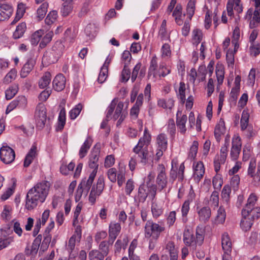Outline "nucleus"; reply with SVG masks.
<instances>
[{"label":"nucleus","mask_w":260,"mask_h":260,"mask_svg":"<svg viewBox=\"0 0 260 260\" xmlns=\"http://www.w3.org/2000/svg\"><path fill=\"white\" fill-rule=\"evenodd\" d=\"M51 184L44 180L37 183L29 190L26 197L25 207L31 210L36 208L39 203H43L47 197Z\"/></svg>","instance_id":"f257e3e1"},{"label":"nucleus","mask_w":260,"mask_h":260,"mask_svg":"<svg viewBox=\"0 0 260 260\" xmlns=\"http://www.w3.org/2000/svg\"><path fill=\"white\" fill-rule=\"evenodd\" d=\"M147 131V129L145 128L143 137L139 139L137 145L133 148V152L138 155L140 162L143 165L152 159V154L148 150L151 137Z\"/></svg>","instance_id":"f03ea898"},{"label":"nucleus","mask_w":260,"mask_h":260,"mask_svg":"<svg viewBox=\"0 0 260 260\" xmlns=\"http://www.w3.org/2000/svg\"><path fill=\"white\" fill-rule=\"evenodd\" d=\"M205 230L201 226L196 228V237L189 229L183 233V242L186 246L189 247L190 250L196 251L203 244L204 240Z\"/></svg>","instance_id":"7ed1b4c3"},{"label":"nucleus","mask_w":260,"mask_h":260,"mask_svg":"<svg viewBox=\"0 0 260 260\" xmlns=\"http://www.w3.org/2000/svg\"><path fill=\"white\" fill-rule=\"evenodd\" d=\"M148 177L149 179V181L147 182L146 184H141L139 187L138 199L139 202L144 203L148 196L152 201L154 200L155 197L157 190L156 186L150 181L151 177L153 178V176H151V174H150Z\"/></svg>","instance_id":"20e7f679"},{"label":"nucleus","mask_w":260,"mask_h":260,"mask_svg":"<svg viewBox=\"0 0 260 260\" xmlns=\"http://www.w3.org/2000/svg\"><path fill=\"white\" fill-rule=\"evenodd\" d=\"M165 227L153 222L151 220H148L145 225L144 235L146 238L151 237L159 238L160 233L165 231Z\"/></svg>","instance_id":"39448f33"},{"label":"nucleus","mask_w":260,"mask_h":260,"mask_svg":"<svg viewBox=\"0 0 260 260\" xmlns=\"http://www.w3.org/2000/svg\"><path fill=\"white\" fill-rule=\"evenodd\" d=\"M105 187V180L103 176H100L95 185H93L89 196V201L92 205L96 201V198L102 193Z\"/></svg>","instance_id":"423d86ee"},{"label":"nucleus","mask_w":260,"mask_h":260,"mask_svg":"<svg viewBox=\"0 0 260 260\" xmlns=\"http://www.w3.org/2000/svg\"><path fill=\"white\" fill-rule=\"evenodd\" d=\"M95 173V171L91 172L88 179H83L79 184L77 193L79 197H81L83 193H84L85 196L88 193L96 176Z\"/></svg>","instance_id":"0eeeda50"},{"label":"nucleus","mask_w":260,"mask_h":260,"mask_svg":"<svg viewBox=\"0 0 260 260\" xmlns=\"http://www.w3.org/2000/svg\"><path fill=\"white\" fill-rule=\"evenodd\" d=\"M35 118L37 127L39 129H42L46 121V109L43 104H39L37 107L35 112Z\"/></svg>","instance_id":"6e6552de"},{"label":"nucleus","mask_w":260,"mask_h":260,"mask_svg":"<svg viewBox=\"0 0 260 260\" xmlns=\"http://www.w3.org/2000/svg\"><path fill=\"white\" fill-rule=\"evenodd\" d=\"M100 153V145L96 144L92 148L89 156L88 166L90 168L93 169L92 172L95 171V175H96L99 168L98 161Z\"/></svg>","instance_id":"1a4fd4ad"},{"label":"nucleus","mask_w":260,"mask_h":260,"mask_svg":"<svg viewBox=\"0 0 260 260\" xmlns=\"http://www.w3.org/2000/svg\"><path fill=\"white\" fill-rule=\"evenodd\" d=\"M15 154L14 150L6 145L0 149V158L5 164H10L14 161Z\"/></svg>","instance_id":"9d476101"},{"label":"nucleus","mask_w":260,"mask_h":260,"mask_svg":"<svg viewBox=\"0 0 260 260\" xmlns=\"http://www.w3.org/2000/svg\"><path fill=\"white\" fill-rule=\"evenodd\" d=\"M248 176L253 179L254 181H260V163L258 164L256 168V161L255 160H251L247 171Z\"/></svg>","instance_id":"9b49d317"},{"label":"nucleus","mask_w":260,"mask_h":260,"mask_svg":"<svg viewBox=\"0 0 260 260\" xmlns=\"http://www.w3.org/2000/svg\"><path fill=\"white\" fill-rule=\"evenodd\" d=\"M241 139L239 136H235L233 138L232 146L230 155L233 160H236L239 155L241 149Z\"/></svg>","instance_id":"f8f14e48"},{"label":"nucleus","mask_w":260,"mask_h":260,"mask_svg":"<svg viewBox=\"0 0 260 260\" xmlns=\"http://www.w3.org/2000/svg\"><path fill=\"white\" fill-rule=\"evenodd\" d=\"M157 169L159 173L156 178V183L158 187L162 190L167 186V177L165 173V168L162 164L158 165Z\"/></svg>","instance_id":"ddd939ff"},{"label":"nucleus","mask_w":260,"mask_h":260,"mask_svg":"<svg viewBox=\"0 0 260 260\" xmlns=\"http://www.w3.org/2000/svg\"><path fill=\"white\" fill-rule=\"evenodd\" d=\"M195 194L193 191L190 190L188 199L183 203L181 207L182 221L183 223H186L188 221L187 216L190 209V203L193 200Z\"/></svg>","instance_id":"4468645a"},{"label":"nucleus","mask_w":260,"mask_h":260,"mask_svg":"<svg viewBox=\"0 0 260 260\" xmlns=\"http://www.w3.org/2000/svg\"><path fill=\"white\" fill-rule=\"evenodd\" d=\"M64 45L60 41H57L52 47L50 52V57L57 61L62 54Z\"/></svg>","instance_id":"2eb2a0df"},{"label":"nucleus","mask_w":260,"mask_h":260,"mask_svg":"<svg viewBox=\"0 0 260 260\" xmlns=\"http://www.w3.org/2000/svg\"><path fill=\"white\" fill-rule=\"evenodd\" d=\"M121 230V225L119 223L111 222L109 226V239L111 243H113Z\"/></svg>","instance_id":"dca6fc26"},{"label":"nucleus","mask_w":260,"mask_h":260,"mask_svg":"<svg viewBox=\"0 0 260 260\" xmlns=\"http://www.w3.org/2000/svg\"><path fill=\"white\" fill-rule=\"evenodd\" d=\"M13 11L12 7L7 4H0V21L10 18Z\"/></svg>","instance_id":"f3484780"},{"label":"nucleus","mask_w":260,"mask_h":260,"mask_svg":"<svg viewBox=\"0 0 260 260\" xmlns=\"http://www.w3.org/2000/svg\"><path fill=\"white\" fill-rule=\"evenodd\" d=\"M221 245L224 253H231L232 250V243L228 233L224 232L221 236Z\"/></svg>","instance_id":"a211bd4d"},{"label":"nucleus","mask_w":260,"mask_h":260,"mask_svg":"<svg viewBox=\"0 0 260 260\" xmlns=\"http://www.w3.org/2000/svg\"><path fill=\"white\" fill-rule=\"evenodd\" d=\"M27 104V99L25 96L21 95L18 96L16 99L10 103V109H14L18 108L24 109L26 108Z\"/></svg>","instance_id":"6ab92c4d"},{"label":"nucleus","mask_w":260,"mask_h":260,"mask_svg":"<svg viewBox=\"0 0 260 260\" xmlns=\"http://www.w3.org/2000/svg\"><path fill=\"white\" fill-rule=\"evenodd\" d=\"M35 64L36 61L34 59H28L20 72V77L23 78H26L32 70Z\"/></svg>","instance_id":"aec40b11"},{"label":"nucleus","mask_w":260,"mask_h":260,"mask_svg":"<svg viewBox=\"0 0 260 260\" xmlns=\"http://www.w3.org/2000/svg\"><path fill=\"white\" fill-rule=\"evenodd\" d=\"M53 87L55 90L60 91L62 90L66 85V78L62 74L56 76L52 82Z\"/></svg>","instance_id":"412c9836"},{"label":"nucleus","mask_w":260,"mask_h":260,"mask_svg":"<svg viewBox=\"0 0 260 260\" xmlns=\"http://www.w3.org/2000/svg\"><path fill=\"white\" fill-rule=\"evenodd\" d=\"M181 114V112L178 111L176 114V124L180 133L184 134L186 131L185 123L187 120V117L186 115H183L179 117V115Z\"/></svg>","instance_id":"4be33fe9"},{"label":"nucleus","mask_w":260,"mask_h":260,"mask_svg":"<svg viewBox=\"0 0 260 260\" xmlns=\"http://www.w3.org/2000/svg\"><path fill=\"white\" fill-rule=\"evenodd\" d=\"M225 132L224 121L222 119H220L218 123L216 125L214 132L215 138L218 142H220L221 136L224 135Z\"/></svg>","instance_id":"5701e85b"},{"label":"nucleus","mask_w":260,"mask_h":260,"mask_svg":"<svg viewBox=\"0 0 260 260\" xmlns=\"http://www.w3.org/2000/svg\"><path fill=\"white\" fill-rule=\"evenodd\" d=\"M198 214L199 220L203 223H206L211 217V209L208 207H203L198 211Z\"/></svg>","instance_id":"b1692460"},{"label":"nucleus","mask_w":260,"mask_h":260,"mask_svg":"<svg viewBox=\"0 0 260 260\" xmlns=\"http://www.w3.org/2000/svg\"><path fill=\"white\" fill-rule=\"evenodd\" d=\"M242 215L247 216L254 221L255 219H258L260 217V208L256 207L248 210L242 209Z\"/></svg>","instance_id":"393cba45"},{"label":"nucleus","mask_w":260,"mask_h":260,"mask_svg":"<svg viewBox=\"0 0 260 260\" xmlns=\"http://www.w3.org/2000/svg\"><path fill=\"white\" fill-rule=\"evenodd\" d=\"M116 102V105L115 106L116 109L115 113L113 115V116L112 117V119L113 118L114 120H117L119 117V119L117 121V125L120 124L122 122V121L124 119V118L123 117L122 115L121 114L122 110L123 109L124 104L122 102H119L117 104V101L116 100V99H114Z\"/></svg>","instance_id":"a878e982"},{"label":"nucleus","mask_w":260,"mask_h":260,"mask_svg":"<svg viewBox=\"0 0 260 260\" xmlns=\"http://www.w3.org/2000/svg\"><path fill=\"white\" fill-rule=\"evenodd\" d=\"M63 3L61 8V13L64 17L68 16L73 9V0H61Z\"/></svg>","instance_id":"bb28decb"},{"label":"nucleus","mask_w":260,"mask_h":260,"mask_svg":"<svg viewBox=\"0 0 260 260\" xmlns=\"http://www.w3.org/2000/svg\"><path fill=\"white\" fill-rule=\"evenodd\" d=\"M157 69V62L156 57H153L151 59L150 66L149 68L148 78L149 79L155 81L157 76L156 70Z\"/></svg>","instance_id":"cd10ccee"},{"label":"nucleus","mask_w":260,"mask_h":260,"mask_svg":"<svg viewBox=\"0 0 260 260\" xmlns=\"http://www.w3.org/2000/svg\"><path fill=\"white\" fill-rule=\"evenodd\" d=\"M37 146L33 145L24 159L23 166L24 167H28L32 162L34 159L37 155Z\"/></svg>","instance_id":"c85d7f7f"},{"label":"nucleus","mask_w":260,"mask_h":260,"mask_svg":"<svg viewBox=\"0 0 260 260\" xmlns=\"http://www.w3.org/2000/svg\"><path fill=\"white\" fill-rule=\"evenodd\" d=\"M166 249L169 252L170 260H178V251L173 241H169L167 243Z\"/></svg>","instance_id":"c756f323"},{"label":"nucleus","mask_w":260,"mask_h":260,"mask_svg":"<svg viewBox=\"0 0 260 260\" xmlns=\"http://www.w3.org/2000/svg\"><path fill=\"white\" fill-rule=\"evenodd\" d=\"M116 105V102L115 100H113L109 106L108 107L107 109V113L106 115V118L105 120H103L101 124V128L102 129H104L106 127L108 121L109 120V119H112V114L115 108V106Z\"/></svg>","instance_id":"7c9ffc66"},{"label":"nucleus","mask_w":260,"mask_h":260,"mask_svg":"<svg viewBox=\"0 0 260 260\" xmlns=\"http://www.w3.org/2000/svg\"><path fill=\"white\" fill-rule=\"evenodd\" d=\"M205 173V169L203 163L199 161L197 163L194 168L193 176L195 179L200 180L203 176Z\"/></svg>","instance_id":"2f4dec72"},{"label":"nucleus","mask_w":260,"mask_h":260,"mask_svg":"<svg viewBox=\"0 0 260 260\" xmlns=\"http://www.w3.org/2000/svg\"><path fill=\"white\" fill-rule=\"evenodd\" d=\"M112 244L113 243L110 242L109 239L108 241H103L100 243L98 250L106 256L109 252L110 246H112Z\"/></svg>","instance_id":"473e14b6"},{"label":"nucleus","mask_w":260,"mask_h":260,"mask_svg":"<svg viewBox=\"0 0 260 260\" xmlns=\"http://www.w3.org/2000/svg\"><path fill=\"white\" fill-rule=\"evenodd\" d=\"M167 21L164 20L161 23L158 32V37L161 41L167 40L169 39V35L167 31Z\"/></svg>","instance_id":"72a5a7b5"},{"label":"nucleus","mask_w":260,"mask_h":260,"mask_svg":"<svg viewBox=\"0 0 260 260\" xmlns=\"http://www.w3.org/2000/svg\"><path fill=\"white\" fill-rule=\"evenodd\" d=\"M242 218L241 221L240 225L244 231L249 230L253 224V220L247 216L242 215Z\"/></svg>","instance_id":"f704fd0d"},{"label":"nucleus","mask_w":260,"mask_h":260,"mask_svg":"<svg viewBox=\"0 0 260 260\" xmlns=\"http://www.w3.org/2000/svg\"><path fill=\"white\" fill-rule=\"evenodd\" d=\"M51 74L47 72L44 73L39 81V86L41 88H46L51 82Z\"/></svg>","instance_id":"c9c22d12"},{"label":"nucleus","mask_w":260,"mask_h":260,"mask_svg":"<svg viewBox=\"0 0 260 260\" xmlns=\"http://www.w3.org/2000/svg\"><path fill=\"white\" fill-rule=\"evenodd\" d=\"M26 26L24 22L20 23L16 27L15 31L13 33V37L15 39L21 38L26 30Z\"/></svg>","instance_id":"e433bc0d"},{"label":"nucleus","mask_w":260,"mask_h":260,"mask_svg":"<svg viewBox=\"0 0 260 260\" xmlns=\"http://www.w3.org/2000/svg\"><path fill=\"white\" fill-rule=\"evenodd\" d=\"M156 142L158 148L162 149V150H166L168 143L167 137L166 135L164 134H159L156 138Z\"/></svg>","instance_id":"4c0bfd02"},{"label":"nucleus","mask_w":260,"mask_h":260,"mask_svg":"<svg viewBox=\"0 0 260 260\" xmlns=\"http://www.w3.org/2000/svg\"><path fill=\"white\" fill-rule=\"evenodd\" d=\"M42 240V235L41 234L38 236L34 240L31 247L30 254L31 255H35L37 253L39 250L40 244Z\"/></svg>","instance_id":"58836bf2"},{"label":"nucleus","mask_w":260,"mask_h":260,"mask_svg":"<svg viewBox=\"0 0 260 260\" xmlns=\"http://www.w3.org/2000/svg\"><path fill=\"white\" fill-rule=\"evenodd\" d=\"M66 123V113L64 109H61L60 111L58 116V125L56 128L57 131H61Z\"/></svg>","instance_id":"ea45409f"},{"label":"nucleus","mask_w":260,"mask_h":260,"mask_svg":"<svg viewBox=\"0 0 260 260\" xmlns=\"http://www.w3.org/2000/svg\"><path fill=\"white\" fill-rule=\"evenodd\" d=\"M48 6V4L44 3L38 9L37 18L39 21L42 20L44 18L47 11Z\"/></svg>","instance_id":"a19ab883"},{"label":"nucleus","mask_w":260,"mask_h":260,"mask_svg":"<svg viewBox=\"0 0 260 260\" xmlns=\"http://www.w3.org/2000/svg\"><path fill=\"white\" fill-rule=\"evenodd\" d=\"M158 105L164 109H171L174 105V101L172 99H160L158 101Z\"/></svg>","instance_id":"79ce46f5"},{"label":"nucleus","mask_w":260,"mask_h":260,"mask_svg":"<svg viewBox=\"0 0 260 260\" xmlns=\"http://www.w3.org/2000/svg\"><path fill=\"white\" fill-rule=\"evenodd\" d=\"M196 0H190L186 7L187 15L189 20H191L192 16L194 14V11L196 9Z\"/></svg>","instance_id":"37998d69"},{"label":"nucleus","mask_w":260,"mask_h":260,"mask_svg":"<svg viewBox=\"0 0 260 260\" xmlns=\"http://www.w3.org/2000/svg\"><path fill=\"white\" fill-rule=\"evenodd\" d=\"M105 257V256L97 249L92 250L88 253L89 260H104Z\"/></svg>","instance_id":"c03bdc74"},{"label":"nucleus","mask_w":260,"mask_h":260,"mask_svg":"<svg viewBox=\"0 0 260 260\" xmlns=\"http://www.w3.org/2000/svg\"><path fill=\"white\" fill-rule=\"evenodd\" d=\"M91 145V142L87 139L82 145L79 150V155L81 158H83L86 155L88 150Z\"/></svg>","instance_id":"a18cd8bd"},{"label":"nucleus","mask_w":260,"mask_h":260,"mask_svg":"<svg viewBox=\"0 0 260 260\" xmlns=\"http://www.w3.org/2000/svg\"><path fill=\"white\" fill-rule=\"evenodd\" d=\"M58 17L57 12L55 10L51 11L45 18V23L48 25H52L56 21Z\"/></svg>","instance_id":"49530a36"},{"label":"nucleus","mask_w":260,"mask_h":260,"mask_svg":"<svg viewBox=\"0 0 260 260\" xmlns=\"http://www.w3.org/2000/svg\"><path fill=\"white\" fill-rule=\"evenodd\" d=\"M18 91V85L14 84L10 86L5 92L6 98L7 100H10L13 98Z\"/></svg>","instance_id":"de8ad7c7"},{"label":"nucleus","mask_w":260,"mask_h":260,"mask_svg":"<svg viewBox=\"0 0 260 260\" xmlns=\"http://www.w3.org/2000/svg\"><path fill=\"white\" fill-rule=\"evenodd\" d=\"M53 36V31H51L47 33L41 41L39 47L41 49L44 48L51 42Z\"/></svg>","instance_id":"09e8293b"},{"label":"nucleus","mask_w":260,"mask_h":260,"mask_svg":"<svg viewBox=\"0 0 260 260\" xmlns=\"http://www.w3.org/2000/svg\"><path fill=\"white\" fill-rule=\"evenodd\" d=\"M218 194L219 193L217 191H214L212 192L208 202V204L209 206L214 207H218L219 204Z\"/></svg>","instance_id":"8fccbe9b"},{"label":"nucleus","mask_w":260,"mask_h":260,"mask_svg":"<svg viewBox=\"0 0 260 260\" xmlns=\"http://www.w3.org/2000/svg\"><path fill=\"white\" fill-rule=\"evenodd\" d=\"M83 106L81 104H78L70 111V117L71 119H75L80 113Z\"/></svg>","instance_id":"3c124183"},{"label":"nucleus","mask_w":260,"mask_h":260,"mask_svg":"<svg viewBox=\"0 0 260 260\" xmlns=\"http://www.w3.org/2000/svg\"><path fill=\"white\" fill-rule=\"evenodd\" d=\"M226 217V213L224 209L220 207L217 211L216 217V221L218 223H222L224 222Z\"/></svg>","instance_id":"603ef678"},{"label":"nucleus","mask_w":260,"mask_h":260,"mask_svg":"<svg viewBox=\"0 0 260 260\" xmlns=\"http://www.w3.org/2000/svg\"><path fill=\"white\" fill-rule=\"evenodd\" d=\"M257 200V199L256 195L254 193H251L247 200V204L243 209L248 210L249 208L255 207V204Z\"/></svg>","instance_id":"864d4df0"},{"label":"nucleus","mask_w":260,"mask_h":260,"mask_svg":"<svg viewBox=\"0 0 260 260\" xmlns=\"http://www.w3.org/2000/svg\"><path fill=\"white\" fill-rule=\"evenodd\" d=\"M108 70L105 66H103L98 78V81L100 83H103L108 77Z\"/></svg>","instance_id":"5fc2aeb1"},{"label":"nucleus","mask_w":260,"mask_h":260,"mask_svg":"<svg viewBox=\"0 0 260 260\" xmlns=\"http://www.w3.org/2000/svg\"><path fill=\"white\" fill-rule=\"evenodd\" d=\"M151 211L154 217L157 218L162 213L161 208L156 203L152 201Z\"/></svg>","instance_id":"6e6d98bb"},{"label":"nucleus","mask_w":260,"mask_h":260,"mask_svg":"<svg viewBox=\"0 0 260 260\" xmlns=\"http://www.w3.org/2000/svg\"><path fill=\"white\" fill-rule=\"evenodd\" d=\"M44 34V31L39 30L35 31L31 36L30 42L32 45H37L40 41L41 37Z\"/></svg>","instance_id":"4d7b16f0"},{"label":"nucleus","mask_w":260,"mask_h":260,"mask_svg":"<svg viewBox=\"0 0 260 260\" xmlns=\"http://www.w3.org/2000/svg\"><path fill=\"white\" fill-rule=\"evenodd\" d=\"M17 72L15 69H12L5 77L4 82L6 84H9L14 80L17 76Z\"/></svg>","instance_id":"13d9d810"},{"label":"nucleus","mask_w":260,"mask_h":260,"mask_svg":"<svg viewBox=\"0 0 260 260\" xmlns=\"http://www.w3.org/2000/svg\"><path fill=\"white\" fill-rule=\"evenodd\" d=\"M131 76V71L127 68V64L126 63H124L123 69L121 72V82H126L129 79Z\"/></svg>","instance_id":"bf43d9fd"},{"label":"nucleus","mask_w":260,"mask_h":260,"mask_svg":"<svg viewBox=\"0 0 260 260\" xmlns=\"http://www.w3.org/2000/svg\"><path fill=\"white\" fill-rule=\"evenodd\" d=\"M231 192V187L228 185H225L222 190L221 197L226 202L229 200Z\"/></svg>","instance_id":"052dcab7"},{"label":"nucleus","mask_w":260,"mask_h":260,"mask_svg":"<svg viewBox=\"0 0 260 260\" xmlns=\"http://www.w3.org/2000/svg\"><path fill=\"white\" fill-rule=\"evenodd\" d=\"M234 53L232 50H228L226 54V59L229 66L233 67L234 64Z\"/></svg>","instance_id":"680f3d73"},{"label":"nucleus","mask_w":260,"mask_h":260,"mask_svg":"<svg viewBox=\"0 0 260 260\" xmlns=\"http://www.w3.org/2000/svg\"><path fill=\"white\" fill-rule=\"evenodd\" d=\"M76 243L75 236H72L69 239L68 244L67 246L66 249L69 252H75L74 251Z\"/></svg>","instance_id":"e2e57ef3"},{"label":"nucleus","mask_w":260,"mask_h":260,"mask_svg":"<svg viewBox=\"0 0 260 260\" xmlns=\"http://www.w3.org/2000/svg\"><path fill=\"white\" fill-rule=\"evenodd\" d=\"M199 143L198 141H194L190 148L189 156L191 158H194L198 152Z\"/></svg>","instance_id":"0e129e2a"},{"label":"nucleus","mask_w":260,"mask_h":260,"mask_svg":"<svg viewBox=\"0 0 260 260\" xmlns=\"http://www.w3.org/2000/svg\"><path fill=\"white\" fill-rule=\"evenodd\" d=\"M240 180V177L238 175L233 176L231 178L230 184L234 190L238 189Z\"/></svg>","instance_id":"69168bd1"},{"label":"nucleus","mask_w":260,"mask_h":260,"mask_svg":"<svg viewBox=\"0 0 260 260\" xmlns=\"http://www.w3.org/2000/svg\"><path fill=\"white\" fill-rule=\"evenodd\" d=\"M109 179L112 182H115L117 180V171L114 168H111L107 172Z\"/></svg>","instance_id":"338daca9"},{"label":"nucleus","mask_w":260,"mask_h":260,"mask_svg":"<svg viewBox=\"0 0 260 260\" xmlns=\"http://www.w3.org/2000/svg\"><path fill=\"white\" fill-rule=\"evenodd\" d=\"M193 39L194 41V43L199 44L202 39V32L201 30L196 29L193 30Z\"/></svg>","instance_id":"774afa93"}]
</instances>
